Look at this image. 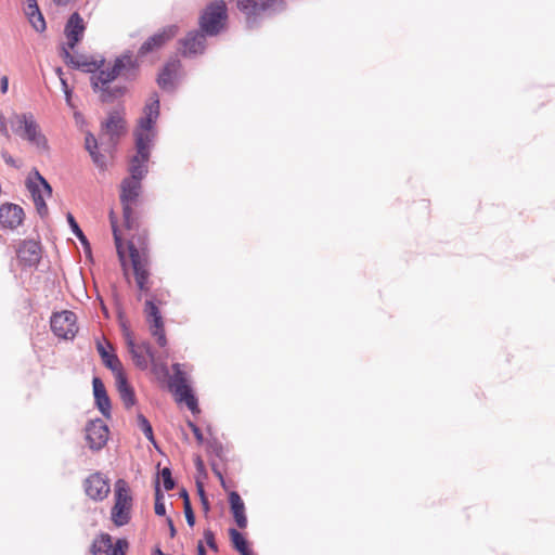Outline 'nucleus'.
Instances as JSON below:
<instances>
[{
    "label": "nucleus",
    "mask_w": 555,
    "mask_h": 555,
    "mask_svg": "<svg viewBox=\"0 0 555 555\" xmlns=\"http://www.w3.org/2000/svg\"><path fill=\"white\" fill-rule=\"evenodd\" d=\"M236 7L244 14L250 29H257L266 22L284 13L287 9L285 0H236Z\"/></svg>",
    "instance_id": "obj_4"
},
{
    "label": "nucleus",
    "mask_w": 555,
    "mask_h": 555,
    "mask_svg": "<svg viewBox=\"0 0 555 555\" xmlns=\"http://www.w3.org/2000/svg\"><path fill=\"white\" fill-rule=\"evenodd\" d=\"M169 292L164 288H155L150 298L145 299L143 313L150 334L156 339L159 347L167 346L164 318L159 307L167 302Z\"/></svg>",
    "instance_id": "obj_5"
},
{
    "label": "nucleus",
    "mask_w": 555,
    "mask_h": 555,
    "mask_svg": "<svg viewBox=\"0 0 555 555\" xmlns=\"http://www.w3.org/2000/svg\"><path fill=\"white\" fill-rule=\"evenodd\" d=\"M229 502L236 525L244 529L247 526V518L243 500L237 492L232 491L229 495Z\"/></svg>",
    "instance_id": "obj_25"
},
{
    "label": "nucleus",
    "mask_w": 555,
    "mask_h": 555,
    "mask_svg": "<svg viewBox=\"0 0 555 555\" xmlns=\"http://www.w3.org/2000/svg\"><path fill=\"white\" fill-rule=\"evenodd\" d=\"M0 133L10 137L4 116L0 113Z\"/></svg>",
    "instance_id": "obj_41"
},
{
    "label": "nucleus",
    "mask_w": 555,
    "mask_h": 555,
    "mask_svg": "<svg viewBox=\"0 0 555 555\" xmlns=\"http://www.w3.org/2000/svg\"><path fill=\"white\" fill-rule=\"evenodd\" d=\"M229 534L234 548L241 553L248 547L247 541L236 529H230Z\"/></svg>",
    "instance_id": "obj_31"
},
{
    "label": "nucleus",
    "mask_w": 555,
    "mask_h": 555,
    "mask_svg": "<svg viewBox=\"0 0 555 555\" xmlns=\"http://www.w3.org/2000/svg\"><path fill=\"white\" fill-rule=\"evenodd\" d=\"M194 436L198 444L204 442V436L199 428H194Z\"/></svg>",
    "instance_id": "obj_43"
},
{
    "label": "nucleus",
    "mask_w": 555,
    "mask_h": 555,
    "mask_svg": "<svg viewBox=\"0 0 555 555\" xmlns=\"http://www.w3.org/2000/svg\"><path fill=\"white\" fill-rule=\"evenodd\" d=\"M204 538H205V541L207 543V545L214 550V551H217V544H216V541H215V535L211 531L207 530L205 531L204 533Z\"/></svg>",
    "instance_id": "obj_40"
},
{
    "label": "nucleus",
    "mask_w": 555,
    "mask_h": 555,
    "mask_svg": "<svg viewBox=\"0 0 555 555\" xmlns=\"http://www.w3.org/2000/svg\"><path fill=\"white\" fill-rule=\"evenodd\" d=\"M165 37L158 36V37H151L142 47L140 52L142 54L147 53L149 51L153 50L154 47H160L164 43Z\"/></svg>",
    "instance_id": "obj_36"
},
{
    "label": "nucleus",
    "mask_w": 555,
    "mask_h": 555,
    "mask_svg": "<svg viewBox=\"0 0 555 555\" xmlns=\"http://www.w3.org/2000/svg\"><path fill=\"white\" fill-rule=\"evenodd\" d=\"M2 157L8 165L16 167L14 158L7 151L2 152Z\"/></svg>",
    "instance_id": "obj_42"
},
{
    "label": "nucleus",
    "mask_w": 555,
    "mask_h": 555,
    "mask_svg": "<svg viewBox=\"0 0 555 555\" xmlns=\"http://www.w3.org/2000/svg\"><path fill=\"white\" fill-rule=\"evenodd\" d=\"M60 80H61V83H62L63 91L64 90H68L69 87H68V83H67L66 79L64 77H61Z\"/></svg>",
    "instance_id": "obj_47"
},
{
    "label": "nucleus",
    "mask_w": 555,
    "mask_h": 555,
    "mask_svg": "<svg viewBox=\"0 0 555 555\" xmlns=\"http://www.w3.org/2000/svg\"><path fill=\"white\" fill-rule=\"evenodd\" d=\"M81 38L68 37V41L60 48V55L68 66L94 73L102 67L104 61L94 59L83 47Z\"/></svg>",
    "instance_id": "obj_6"
},
{
    "label": "nucleus",
    "mask_w": 555,
    "mask_h": 555,
    "mask_svg": "<svg viewBox=\"0 0 555 555\" xmlns=\"http://www.w3.org/2000/svg\"><path fill=\"white\" fill-rule=\"evenodd\" d=\"M83 489L88 498L93 501H103L111 492L108 478L100 472L89 475L83 481Z\"/></svg>",
    "instance_id": "obj_15"
},
{
    "label": "nucleus",
    "mask_w": 555,
    "mask_h": 555,
    "mask_svg": "<svg viewBox=\"0 0 555 555\" xmlns=\"http://www.w3.org/2000/svg\"><path fill=\"white\" fill-rule=\"evenodd\" d=\"M159 117V99L153 93L143 108V116L139 118L133 135L137 153L131 157L129 172L133 178H143L147 172V162L152 142L156 137V121Z\"/></svg>",
    "instance_id": "obj_1"
},
{
    "label": "nucleus",
    "mask_w": 555,
    "mask_h": 555,
    "mask_svg": "<svg viewBox=\"0 0 555 555\" xmlns=\"http://www.w3.org/2000/svg\"><path fill=\"white\" fill-rule=\"evenodd\" d=\"M228 7L224 0L209 2L201 12L197 29L186 30L184 35H218L228 23Z\"/></svg>",
    "instance_id": "obj_7"
},
{
    "label": "nucleus",
    "mask_w": 555,
    "mask_h": 555,
    "mask_svg": "<svg viewBox=\"0 0 555 555\" xmlns=\"http://www.w3.org/2000/svg\"><path fill=\"white\" fill-rule=\"evenodd\" d=\"M197 493L199 495L202 507H203L204 512L208 513L209 512V501L205 494L204 487L201 483L197 485Z\"/></svg>",
    "instance_id": "obj_38"
},
{
    "label": "nucleus",
    "mask_w": 555,
    "mask_h": 555,
    "mask_svg": "<svg viewBox=\"0 0 555 555\" xmlns=\"http://www.w3.org/2000/svg\"><path fill=\"white\" fill-rule=\"evenodd\" d=\"M218 476H219V478H220L221 482L223 483V477H222V475H221L220 473H218Z\"/></svg>",
    "instance_id": "obj_53"
},
{
    "label": "nucleus",
    "mask_w": 555,
    "mask_h": 555,
    "mask_svg": "<svg viewBox=\"0 0 555 555\" xmlns=\"http://www.w3.org/2000/svg\"><path fill=\"white\" fill-rule=\"evenodd\" d=\"M127 348L131 354L132 361L141 370H146L150 363H154V352L149 343L135 344L133 339L128 336Z\"/></svg>",
    "instance_id": "obj_16"
},
{
    "label": "nucleus",
    "mask_w": 555,
    "mask_h": 555,
    "mask_svg": "<svg viewBox=\"0 0 555 555\" xmlns=\"http://www.w3.org/2000/svg\"><path fill=\"white\" fill-rule=\"evenodd\" d=\"M129 547L126 539H118L113 544V539L108 533L99 534L90 547L91 555H126Z\"/></svg>",
    "instance_id": "obj_13"
},
{
    "label": "nucleus",
    "mask_w": 555,
    "mask_h": 555,
    "mask_svg": "<svg viewBox=\"0 0 555 555\" xmlns=\"http://www.w3.org/2000/svg\"><path fill=\"white\" fill-rule=\"evenodd\" d=\"M96 349H98L99 354L102 358L103 363L109 370H112V372L114 373V376L118 375V373H124L122 364H121L120 360L118 359V357L114 352L111 351L112 346L108 343H106V345H104L103 343L98 341Z\"/></svg>",
    "instance_id": "obj_22"
},
{
    "label": "nucleus",
    "mask_w": 555,
    "mask_h": 555,
    "mask_svg": "<svg viewBox=\"0 0 555 555\" xmlns=\"http://www.w3.org/2000/svg\"><path fill=\"white\" fill-rule=\"evenodd\" d=\"M64 93H65V99H66V103L73 107V103H72V90L68 89V90H64Z\"/></svg>",
    "instance_id": "obj_45"
},
{
    "label": "nucleus",
    "mask_w": 555,
    "mask_h": 555,
    "mask_svg": "<svg viewBox=\"0 0 555 555\" xmlns=\"http://www.w3.org/2000/svg\"><path fill=\"white\" fill-rule=\"evenodd\" d=\"M204 48L205 37H184L179 43V50L183 55L202 53Z\"/></svg>",
    "instance_id": "obj_26"
},
{
    "label": "nucleus",
    "mask_w": 555,
    "mask_h": 555,
    "mask_svg": "<svg viewBox=\"0 0 555 555\" xmlns=\"http://www.w3.org/2000/svg\"><path fill=\"white\" fill-rule=\"evenodd\" d=\"M188 425L191 428L192 433H194V428H198L193 422H188Z\"/></svg>",
    "instance_id": "obj_52"
},
{
    "label": "nucleus",
    "mask_w": 555,
    "mask_h": 555,
    "mask_svg": "<svg viewBox=\"0 0 555 555\" xmlns=\"http://www.w3.org/2000/svg\"><path fill=\"white\" fill-rule=\"evenodd\" d=\"M180 26L177 24H171L163 28L162 31L155 33L154 35H177L180 33Z\"/></svg>",
    "instance_id": "obj_39"
},
{
    "label": "nucleus",
    "mask_w": 555,
    "mask_h": 555,
    "mask_svg": "<svg viewBox=\"0 0 555 555\" xmlns=\"http://www.w3.org/2000/svg\"><path fill=\"white\" fill-rule=\"evenodd\" d=\"M50 323L52 332L60 338L73 339L78 333L77 317L73 311L53 313Z\"/></svg>",
    "instance_id": "obj_12"
},
{
    "label": "nucleus",
    "mask_w": 555,
    "mask_h": 555,
    "mask_svg": "<svg viewBox=\"0 0 555 555\" xmlns=\"http://www.w3.org/2000/svg\"><path fill=\"white\" fill-rule=\"evenodd\" d=\"M116 387L119 392L120 399L127 409L135 403V396L132 387L128 384L127 376L124 373H118L115 376Z\"/></svg>",
    "instance_id": "obj_24"
},
{
    "label": "nucleus",
    "mask_w": 555,
    "mask_h": 555,
    "mask_svg": "<svg viewBox=\"0 0 555 555\" xmlns=\"http://www.w3.org/2000/svg\"><path fill=\"white\" fill-rule=\"evenodd\" d=\"M27 188L31 193L36 209L40 216L48 214V207L46 205V197L52 195V189L44 178H42L38 171H36V180L29 179Z\"/></svg>",
    "instance_id": "obj_14"
},
{
    "label": "nucleus",
    "mask_w": 555,
    "mask_h": 555,
    "mask_svg": "<svg viewBox=\"0 0 555 555\" xmlns=\"http://www.w3.org/2000/svg\"><path fill=\"white\" fill-rule=\"evenodd\" d=\"M86 149L89 151L93 162L99 166V167H103L104 166V159L103 157L98 154L96 152V149H98V142H96V139L91 134V133H88L86 135Z\"/></svg>",
    "instance_id": "obj_30"
},
{
    "label": "nucleus",
    "mask_w": 555,
    "mask_h": 555,
    "mask_svg": "<svg viewBox=\"0 0 555 555\" xmlns=\"http://www.w3.org/2000/svg\"><path fill=\"white\" fill-rule=\"evenodd\" d=\"M8 87H9V80H8V77L7 76H3L1 78V92L2 93H5L8 91Z\"/></svg>",
    "instance_id": "obj_44"
},
{
    "label": "nucleus",
    "mask_w": 555,
    "mask_h": 555,
    "mask_svg": "<svg viewBox=\"0 0 555 555\" xmlns=\"http://www.w3.org/2000/svg\"><path fill=\"white\" fill-rule=\"evenodd\" d=\"M55 73H56V75L59 76V78L64 77V73H63V70H62V68H61V67H57V68L55 69Z\"/></svg>",
    "instance_id": "obj_51"
},
{
    "label": "nucleus",
    "mask_w": 555,
    "mask_h": 555,
    "mask_svg": "<svg viewBox=\"0 0 555 555\" xmlns=\"http://www.w3.org/2000/svg\"><path fill=\"white\" fill-rule=\"evenodd\" d=\"M85 29L83 18L79 13L74 12L66 22L63 35H82Z\"/></svg>",
    "instance_id": "obj_28"
},
{
    "label": "nucleus",
    "mask_w": 555,
    "mask_h": 555,
    "mask_svg": "<svg viewBox=\"0 0 555 555\" xmlns=\"http://www.w3.org/2000/svg\"><path fill=\"white\" fill-rule=\"evenodd\" d=\"M168 524H169V528H170V535L171 537H175L176 534V529H175V526H173V522L171 519H168Z\"/></svg>",
    "instance_id": "obj_46"
},
{
    "label": "nucleus",
    "mask_w": 555,
    "mask_h": 555,
    "mask_svg": "<svg viewBox=\"0 0 555 555\" xmlns=\"http://www.w3.org/2000/svg\"><path fill=\"white\" fill-rule=\"evenodd\" d=\"M109 219H111V224H112V229H113V235H114V241H115V245H116V249H117V255L119 257V260L121 262L124 270L126 271L125 248H124V244L121 241V234H120L119 229L116 225V219H115L113 211H111V214H109Z\"/></svg>",
    "instance_id": "obj_29"
},
{
    "label": "nucleus",
    "mask_w": 555,
    "mask_h": 555,
    "mask_svg": "<svg viewBox=\"0 0 555 555\" xmlns=\"http://www.w3.org/2000/svg\"><path fill=\"white\" fill-rule=\"evenodd\" d=\"M172 371L173 375L170 378L169 388L173 392L176 400L184 402L192 413H199L197 399L189 385L186 372L182 370V365L179 363L172 365Z\"/></svg>",
    "instance_id": "obj_11"
},
{
    "label": "nucleus",
    "mask_w": 555,
    "mask_h": 555,
    "mask_svg": "<svg viewBox=\"0 0 555 555\" xmlns=\"http://www.w3.org/2000/svg\"><path fill=\"white\" fill-rule=\"evenodd\" d=\"M137 422L139 428L143 431L144 436L151 441L155 442L153 428L147 418L143 414H138Z\"/></svg>",
    "instance_id": "obj_33"
},
{
    "label": "nucleus",
    "mask_w": 555,
    "mask_h": 555,
    "mask_svg": "<svg viewBox=\"0 0 555 555\" xmlns=\"http://www.w3.org/2000/svg\"><path fill=\"white\" fill-rule=\"evenodd\" d=\"M114 501L111 512L112 520L117 527L125 526L131 518L133 498L128 483L124 479H118L115 482Z\"/></svg>",
    "instance_id": "obj_10"
},
{
    "label": "nucleus",
    "mask_w": 555,
    "mask_h": 555,
    "mask_svg": "<svg viewBox=\"0 0 555 555\" xmlns=\"http://www.w3.org/2000/svg\"><path fill=\"white\" fill-rule=\"evenodd\" d=\"M24 210L21 206L5 203L0 206V225L3 229H16L24 220Z\"/></svg>",
    "instance_id": "obj_20"
},
{
    "label": "nucleus",
    "mask_w": 555,
    "mask_h": 555,
    "mask_svg": "<svg viewBox=\"0 0 555 555\" xmlns=\"http://www.w3.org/2000/svg\"><path fill=\"white\" fill-rule=\"evenodd\" d=\"M11 127L16 135L30 143L39 152H49L48 139L31 113L14 114L11 118Z\"/></svg>",
    "instance_id": "obj_8"
},
{
    "label": "nucleus",
    "mask_w": 555,
    "mask_h": 555,
    "mask_svg": "<svg viewBox=\"0 0 555 555\" xmlns=\"http://www.w3.org/2000/svg\"><path fill=\"white\" fill-rule=\"evenodd\" d=\"M240 554H241V555H255V554L253 553V551H251L249 547H247L246 550H244V551H243V552H241Z\"/></svg>",
    "instance_id": "obj_50"
},
{
    "label": "nucleus",
    "mask_w": 555,
    "mask_h": 555,
    "mask_svg": "<svg viewBox=\"0 0 555 555\" xmlns=\"http://www.w3.org/2000/svg\"><path fill=\"white\" fill-rule=\"evenodd\" d=\"M108 427L101 420L91 421L86 427V439L92 450H101L108 440Z\"/></svg>",
    "instance_id": "obj_17"
},
{
    "label": "nucleus",
    "mask_w": 555,
    "mask_h": 555,
    "mask_svg": "<svg viewBox=\"0 0 555 555\" xmlns=\"http://www.w3.org/2000/svg\"><path fill=\"white\" fill-rule=\"evenodd\" d=\"M67 220H68V222L70 224V228H72L73 232L79 238L81 244L85 246L86 251H90L89 242H88L86 235L83 234V232L81 231V229L79 228V225L76 222V220L73 217V215L68 214Z\"/></svg>",
    "instance_id": "obj_32"
},
{
    "label": "nucleus",
    "mask_w": 555,
    "mask_h": 555,
    "mask_svg": "<svg viewBox=\"0 0 555 555\" xmlns=\"http://www.w3.org/2000/svg\"><path fill=\"white\" fill-rule=\"evenodd\" d=\"M139 68L138 60L130 53L118 56L113 66L107 69H101L91 76V83L95 91L101 92L102 101H109L121 94L120 89L112 91L109 83L118 77L132 78Z\"/></svg>",
    "instance_id": "obj_3"
},
{
    "label": "nucleus",
    "mask_w": 555,
    "mask_h": 555,
    "mask_svg": "<svg viewBox=\"0 0 555 555\" xmlns=\"http://www.w3.org/2000/svg\"><path fill=\"white\" fill-rule=\"evenodd\" d=\"M197 555H206V551L202 543L197 545Z\"/></svg>",
    "instance_id": "obj_48"
},
{
    "label": "nucleus",
    "mask_w": 555,
    "mask_h": 555,
    "mask_svg": "<svg viewBox=\"0 0 555 555\" xmlns=\"http://www.w3.org/2000/svg\"><path fill=\"white\" fill-rule=\"evenodd\" d=\"M126 131V121L118 114H111L102 125L101 140L114 145Z\"/></svg>",
    "instance_id": "obj_18"
},
{
    "label": "nucleus",
    "mask_w": 555,
    "mask_h": 555,
    "mask_svg": "<svg viewBox=\"0 0 555 555\" xmlns=\"http://www.w3.org/2000/svg\"><path fill=\"white\" fill-rule=\"evenodd\" d=\"M160 478L166 491H170L175 488V481L172 479L170 468L164 467L160 472Z\"/></svg>",
    "instance_id": "obj_37"
},
{
    "label": "nucleus",
    "mask_w": 555,
    "mask_h": 555,
    "mask_svg": "<svg viewBox=\"0 0 555 555\" xmlns=\"http://www.w3.org/2000/svg\"><path fill=\"white\" fill-rule=\"evenodd\" d=\"M180 69L181 63L179 60L173 59L168 61L158 75V86L163 90H173Z\"/></svg>",
    "instance_id": "obj_21"
},
{
    "label": "nucleus",
    "mask_w": 555,
    "mask_h": 555,
    "mask_svg": "<svg viewBox=\"0 0 555 555\" xmlns=\"http://www.w3.org/2000/svg\"><path fill=\"white\" fill-rule=\"evenodd\" d=\"M24 11L34 29L38 33L44 31L46 21L39 10L37 0H26Z\"/></svg>",
    "instance_id": "obj_23"
},
{
    "label": "nucleus",
    "mask_w": 555,
    "mask_h": 555,
    "mask_svg": "<svg viewBox=\"0 0 555 555\" xmlns=\"http://www.w3.org/2000/svg\"><path fill=\"white\" fill-rule=\"evenodd\" d=\"M127 249L133 271L135 286L139 291L138 299L150 298L154 293L150 271V256L147 248V233L130 234L127 236Z\"/></svg>",
    "instance_id": "obj_2"
},
{
    "label": "nucleus",
    "mask_w": 555,
    "mask_h": 555,
    "mask_svg": "<svg viewBox=\"0 0 555 555\" xmlns=\"http://www.w3.org/2000/svg\"><path fill=\"white\" fill-rule=\"evenodd\" d=\"M93 393L100 411L105 415L111 409L109 398L102 380L98 377L93 378Z\"/></svg>",
    "instance_id": "obj_27"
},
{
    "label": "nucleus",
    "mask_w": 555,
    "mask_h": 555,
    "mask_svg": "<svg viewBox=\"0 0 555 555\" xmlns=\"http://www.w3.org/2000/svg\"><path fill=\"white\" fill-rule=\"evenodd\" d=\"M142 178H133L130 176L121 183L120 201L124 208V227L127 231V236L130 234L141 233L138 218L133 212L132 204L137 201L141 190Z\"/></svg>",
    "instance_id": "obj_9"
},
{
    "label": "nucleus",
    "mask_w": 555,
    "mask_h": 555,
    "mask_svg": "<svg viewBox=\"0 0 555 555\" xmlns=\"http://www.w3.org/2000/svg\"><path fill=\"white\" fill-rule=\"evenodd\" d=\"M16 254L21 266L35 267L41 259V246L33 240L24 241L18 246Z\"/></svg>",
    "instance_id": "obj_19"
},
{
    "label": "nucleus",
    "mask_w": 555,
    "mask_h": 555,
    "mask_svg": "<svg viewBox=\"0 0 555 555\" xmlns=\"http://www.w3.org/2000/svg\"><path fill=\"white\" fill-rule=\"evenodd\" d=\"M166 513L165 504H164V495L159 489V486H156L155 490V514L158 516H164Z\"/></svg>",
    "instance_id": "obj_35"
},
{
    "label": "nucleus",
    "mask_w": 555,
    "mask_h": 555,
    "mask_svg": "<svg viewBox=\"0 0 555 555\" xmlns=\"http://www.w3.org/2000/svg\"><path fill=\"white\" fill-rule=\"evenodd\" d=\"M54 3H56L57 5H65L67 4L70 0H53Z\"/></svg>",
    "instance_id": "obj_49"
},
{
    "label": "nucleus",
    "mask_w": 555,
    "mask_h": 555,
    "mask_svg": "<svg viewBox=\"0 0 555 555\" xmlns=\"http://www.w3.org/2000/svg\"><path fill=\"white\" fill-rule=\"evenodd\" d=\"M183 507L186 522L190 527H193L195 524V516L191 506L189 495L185 491L183 492Z\"/></svg>",
    "instance_id": "obj_34"
}]
</instances>
